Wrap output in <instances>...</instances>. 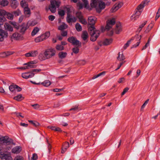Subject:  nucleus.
I'll list each match as a JSON object with an SVG mask.
<instances>
[{
    "instance_id": "bb28decb",
    "label": "nucleus",
    "mask_w": 160,
    "mask_h": 160,
    "mask_svg": "<svg viewBox=\"0 0 160 160\" xmlns=\"http://www.w3.org/2000/svg\"><path fill=\"white\" fill-rule=\"evenodd\" d=\"M67 55V53L62 52H60L58 53V57L61 59L65 58Z\"/></svg>"
},
{
    "instance_id": "6e6d98bb",
    "label": "nucleus",
    "mask_w": 160,
    "mask_h": 160,
    "mask_svg": "<svg viewBox=\"0 0 160 160\" xmlns=\"http://www.w3.org/2000/svg\"><path fill=\"white\" fill-rule=\"evenodd\" d=\"M160 16V7L158 9V11L156 13V15L155 18V20H156Z\"/></svg>"
},
{
    "instance_id": "c85d7f7f",
    "label": "nucleus",
    "mask_w": 160,
    "mask_h": 160,
    "mask_svg": "<svg viewBox=\"0 0 160 160\" xmlns=\"http://www.w3.org/2000/svg\"><path fill=\"white\" fill-rule=\"evenodd\" d=\"M44 39L42 36V35H41L39 36H38L35 38V41L36 42H39L43 41Z\"/></svg>"
},
{
    "instance_id": "6e6552de",
    "label": "nucleus",
    "mask_w": 160,
    "mask_h": 160,
    "mask_svg": "<svg viewBox=\"0 0 160 160\" xmlns=\"http://www.w3.org/2000/svg\"><path fill=\"white\" fill-rule=\"evenodd\" d=\"M115 21L114 18H113L112 19L108 20L107 21V25L105 27L106 29L108 30H109L112 28V26L115 24Z\"/></svg>"
},
{
    "instance_id": "49530a36",
    "label": "nucleus",
    "mask_w": 160,
    "mask_h": 160,
    "mask_svg": "<svg viewBox=\"0 0 160 160\" xmlns=\"http://www.w3.org/2000/svg\"><path fill=\"white\" fill-rule=\"evenodd\" d=\"M119 9L118 8L116 4L114 5L113 7L111 9V12H114L117 11Z\"/></svg>"
},
{
    "instance_id": "774afa93",
    "label": "nucleus",
    "mask_w": 160,
    "mask_h": 160,
    "mask_svg": "<svg viewBox=\"0 0 160 160\" xmlns=\"http://www.w3.org/2000/svg\"><path fill=\"white\" fill-rule=\"evenodd\" d=\"M32 106L34 108V109H38L39 108V104H33L32 105Z\"/></svg>"
},
{
    "instance_id": "aec40b11",
    "label": "nucleus",
    "mask_w": 160,
    "mask_h": 160,
    "mask_svg": "<svg viewBox=\"0 0 160 160\" xmlns=\"http://www.w3.org/2000/svg\"><path fill=\"white\" fill-rule=\"evenodd\" d=\"M21 151V148L20 146H16L12 150V153L18 154Z\"/></svg>"
},
{
    "instance_id": "72a5a7b5",
    "label": "nucleus",
    "mask_w": 160,
    "mask_h": 160,
    "mask_svg": "<svg viewBox=\"0 0 160 160\" xmlns=\"http://www.w3.org/2000/svg\"><path fill=\"white\" fill-rule=\"evenodd\" d=\"M39 29L37 27H35L31 33L32 36H34L36 35L39 31Z\"/></svg>"
},
{
    "instance_id": "f03ea898",
    "label": "nucleus",
    "mask_w": 160,
    "mask_h": 160,
    "mask_svg": "<svg viewBox=\"0 0 160 160\" xmlns=\"http://www.w3.org/2000/svg\"><path fill=\"white\" fill-rule=\"evenodd\" d=\"M56 51L54 48H51L47 49L45 51V55L47 59H49L55 55Z\"/></svg>"
},
{
    "instance_id": "a211bd4d",
    "label": "nucleus",
    "mask_w": 160,
    "mask_h": 160,
    "mask_svg": "<svg viewBox=\"0 0 160 160\" xmlns=\"http://www.w3.org/2000/svg\"><path fill=\"white\" fill-rule=\"evenodd\" d=\"M11 6L13 8L15 9L18 7V3L16 0H10Z\"/></svg>"
},
{
    "instance_id": "412c9836",
    "label": "nucleus",
    "mask_w": 160,
    "mask_h": 160,
    "mask_svg": "<svg viewBox=\"0 0 160 160\" xmlns=\"http://www.w3.org/2000/svg\"><path fill=\"white\" fill-rule=\"evenodd\" d=\"M112 41V38H106L104 40L102 43L104 45H108L111 43Z\"/></svg>"
},
{
    "instance_id": "864d4df0",
    "label": "nucleus",
    "mask_w": 160,
    "mask_h": 160,
    "mask_svg": "<svg viewBox=\"0 0 160 160\" xmlns=\"http://www.w3.org/2000/svg\"><path fill=\"white\" fill-rule=\"evenodd\" d=\"M58 14L60 16L63 17L65 14V12L63 10H60L58 11Z\"/></svg>"
},
{
    "instance_id": "8fccbe9b",
    "label": "nucleus",
    "mask_w": 160,
    "mask_h": 160,
    "mask_svg": "<svg viewBox=\"0 0 160 160\" xmlns=\"http://www.w3.org/2000/svg\"><path fill=\"white\" fill-rule=\"evenodd\" d=\"M77 6L79 7V9H82L83 7H84V4H83L80 1L78 2L77 4Z\"/></svg>"
},
{
    "instance_id": "20e7f679",
    "label": "nucleus",
    "mask_w": 160,
    "mask_h": 160,
    "mask_svg": "<svg viewBox=\"0 0 160 160\" xmlns=\"http://www.w3.org/2000/svg\"><path fill=\"white\" fill-rule=\"evenodd\" d=\"M1 142L2 143L5 145H7L10 144L12 142V139L9 138L7 136L2 137L0 138Z\"/></svg>"
},
{
    "instance_id": "3c124183",
    "label": "nucleus",
    "mask_w": 160,
    "mask_h": 160,
    "mask_svg": "<svg viewBox=\"0 0 160 160\" xmlns=\"http://www.w3.org/2000/svg\"><path fill=\"white\" fill-rule=\"evenodd\" d=\"M105 73H106L105 72H101L99 73V74H98V75L93 76V77L92 78V79H94L98 77H99L100 76H101L102 75H104L105 74Z\"/></svg>"
},
{
    "instance_id": "37998d69",
    "label": "nucleus",
    "mask_w": 160,
    "mask_h": 160,
    "mask_svg": "<svg viewBox=\"0 0 160 160\" xmlns=\"http://www.w3.org/2000/svg\"><path fill=\"white\" fill-rule=\"evenodd\" d=\"M75 28L77 30L78 32L82 30V27L79 23H77L75 25Z\"/></svg>"
},
{
    "instance_id": "9b49d317",
    "label": "nucleus",
    "mask_w": 160,
    "mask_h": 160,
    "mask_svg": "<svg viewBox=\"0 0 160 160\" xmlns=\"http://www.w3.org/2000/svg\"><path fill=\"white\" fill-rule=\"evenodd\" d=\"M12 38L17 40H21L23 39V36L22 34L16 32L13 33L11 37Z\"/></svg>"
},
{
    "instance_id": "13d9d810",
    "label": "nucleus",
    "mask_w": 160,
    "mask_h": 160,
    "mask_svg": "<svg viewBox=\"0 0 160 160\" xmlns=\"http://www.w3.org/2000/svg\"><path fill=\"white\" fill-rule=\"evenodd\" d=\"M72 51L75 54H77L79 51V49L77 47L74 48H72Z\"/></svg>"
},
{
    "instance_id": "1a4fd4ad",
    "label": "nucleus",
    "mask_w": 160,
    "mask_h": 160,
    "mask_svg": "<svg viewBox=\"0 0 160 160\" xmlns=\"http://www.w3.org/2000/svg\"><path fill=\"white\" fill-rule=\"evenodd\" d=\"M0 158L2 160H12V157L9 154H7L3 152H0Z\"/></svg>"
},
{
    "instance_id": "a18cd8bd",
    "label": "nucleus",
    "mask_w": 160,
    "mask_h": 160,
    "mask_svg": "<svg viewBox=\"0 0 160 160\" xmlns=\"http://www.w3.org/2000/svg\"><path fill=\"white\" fill-rule=\"evenodd\" d=\"M13 13L15 16H18L21 14V12L19 9H18L13 12Z\"/></svg>"
},
{
    "instance_id": "39448f33",
    "label": "nucleus",
    "mask_w": 160,
    "mask_h": 160,
    "mask_svg": "<svg viewBox=\"0 0 160 160\" xmlns=\"http://www.w3.org/2000/svg\"><path fill=\"white\" fill-rule=\"evenodd\" d=\"M91 35L90 40L91 41L94 42L95 41L99 36L100 31L99 30H96V31L90 32Z\"/></svg>"
},
{
    "instance_id": "0e129e2a",
    "label": "nucleus",
    "mask_w": 160,
    "mask_h": 160,
    "mask_svg": "<svg viewBox=\"0 0 160 160\" xmlns=\"http://www.w3.org/2000/svg\"><path fill=\"white\" fill-rule=\"evenodd\" d=\"M55 18V16L52 15H50L48 16L49 19L51 21H53L54 20Z\"/></svg>"
},
{
    "instance_id": "a878e982",
    "label": "nucleus",
    "mask_w": 160,
    "mask_h": 160,
    "mask_svg": "<svg viewBox=\"0 0 160 160\" xmlns=\"http://www.w3.org/2000/svg\"><path fill=\"white\" fill-rule=\"evenodd\" d=\"M10 23L15 29L17 30H19L20 25L18 22H15L10 21Z\"/></svg>"
},
{
    "instance_id": "f3484780",
    "label": "nucleus",
    "mask_w": 160,
    "mask_h": 160,
    "mask_svg": "<svg viewBox=\"0 0 160 160\" xmlns=\"http://www.w3.org/2000/svg\"><path fill=\"white\" fill-rule=\"evenodd\" d=\"M24 13L26 17H29L31 15V11L29 8L28 7H26L23 9Z\"/></svg>"
},
{
    "instance_id": "69168bd1",
    "label": "nucleus",
    "mask_w": 160,
    "mask_h": 160,
    "mask_svg": "<svg viewBox=\"0 0 160 160\" xmlns=\"http://www.w3.org/2000/svg\"><path fill=\"white\" fill-rule=\"evenodd\" d=\"M128 90L129 88H125L123 90L122 92V93L121 95H124L128 91Z\"/></svg>"
},
{
    "instance_id": "c756f323",
    "label": "nucleus",
    "mask_w": 160,
    "mask_h": 160,
    "mask_svg": "<svg viewBox=\"0 0 160 160\" xmlns=\"http://www.w3.org/2000/svg\"><path fill=\"white\" fill-rule=\"evenodd\" d=\"M81 37L83 40H86L88 37V33L87 31H83Z\"/></svg>"
},
{
    "instance_id": "680f3d73",
    "label": "nucleus",
    "mask_w": 160,
    "mask_h": 160,
    "mask_svg": "<svg viewBox=\"0 0 160 160\" xmlns=\"http://www.w3.org/2000/svg\"><path fill=\"white\" fill-rule=\"evenodd\" d=\"M38 156L36 154L34 153L32 155V159L33 160H36L38 159Z\"/></svg>"
},
{
    "instance_id": "393cba45",
    "label": "nucleus",
    "mask_w": 160,
    "mask_h": 160,
    "mask_svg": "<svg viewBox=\"0 0 160 160\" xmlns=\"http://www.w3.org/2000/svg\"><path fill=\"white\" fill-rule=\"evenodd\" d=\"M9 2L7 0H0V5L2 7L8 5Z\"/></svg>"
},
{
    "instance_id": "0eeeda50",
    "label": "nucleus",
    "mask_w": 160,
    "mask_h": 160,
    "mask_svg": "<svg viewBox=\"0 0 160 160\" xmlns=\"http://www.w3.org/2000/svg\"><path fill=\"white\" fill-rule=\"evenodd\" d=\"M68 41L73 45H81V43L76 38L73 37H69L68 39Z\"/></svg>"
},
{
    "instance_id": "a19ab883",
    "label": "nucleus",
    "mask_w": 160,
    "mask_h": 160,
    "mask_svg": "<svg viewBox=\"0 0 160 160\" xmlns=\"http://www.w3.org/2000/svg\"><path fill=\"white\" fill-rule=\"evenodd\" d=\"M28 122L35 127H37L39 125V123L35 121L28 120Z\"/></svg>"
},
{
    "instance_id": "473e14b6",
    "label": "nucleus",
    "mask_w": 160,
    "mask_h": 160,
    "mask_svg": "<svg viewBox=\"0 0 160 160\" xmlns=\"http://www.w3.org/2000/svg\"><path fill=\"white\" fill-rule=\"evenodd\" d=\"M68 28V26L65 23H63L59 26L58 27V29L62 31Z\"/></svg>"
},
{
    "instance_id": "58836bf2",
    "label": "nucleus",
    "mask_w": 160,
    "mask_h": 160,
    "mask_svg": "<svg viewBox=\"0 0 160 160\" xmlns=\"http://www.w3.org/2000/svg\"><path fill=\"white\" fill-rule=\"evenodd\" d=\"M134 40L133 38H132L131 39H130V40L128 41L123 46V48L124 49H125L127 48L129 46V45L130 44L131 41L132 40Z\"/></svg>"
},
{
    "instance_id": "c9c22d12",
    "label": "nucleus",
    "mask_w": 160,
    "mask_h": 160,
    "mask_svg": "<svg viewBox=\"0 0 160 160\" xmlns=\"http://www.w3.org/2000/svg\"><path fill=\"white\" fill-rule=\"evenodd\" d=\"M153 23H150L148 26L146 30L145 31V32L146 33H148L150 30L152 29L153 27Z\"/></svg>"
},
{
    "instance_id": "f257e3e1",
    "label": "nucleus",
    "mask_w": 160,
    "mask_h": 160,
    "mask_svg": "<svg viewBox=\"0 0 160 160\" xmlns=\"http://www.w3.org/2000/svg\"><path fill=\"white\" fill-rule=\"evenodd\" d=\"M60 3V2L58 1L51 0L50 1V5L49 6V8L51 12L52 13L55 12L57 8L59 7Z\"/></svg>"
},
{
    "instance_id": "9d476101",
    "label": "nucleus",
    "mask_w": 160,
    "mask_h": 160,
    "mask_svg": "<svg viewBox=\"0 0 160 160\" xmlns=\"http://www.w3.org/2000/svg\"><path fill=\"white\" fill-rule=\"evenodd\" d=\"M8 35L7 32L0 29V42L3 41L4 39L8 37Z\"/></svg>"
},
{
    "instance_id": "423d86ee",
    "label": "nucleus",
    "mask_w": 160,
    "mask_h": 160,
    "mask_svg": "<svg viewBox=\"0 0 160 160\" xmlns=\"http://www.w3.org/2000/svg\"><path fill=\"white\" fill-rule=\"evenodd\" d=\"M28 28L29 26L27 25V24L25 22H23L20 25L19 29V32L22 34L24 35Z\"/></svg>"
},
{
    "instance_id": "5701e85b",
    "label": "nucleus",
    "mask_w": 160,
    "mask_h": 160,
    "mask_svg": "<svg viewBox=\"0 0 160 160\" xmlns=\"http://www.w3.org/2000/svg\"><path fill=\"white\" fill-rule=\"evenodd\" d=\"M38 58L41 61L47 59V57L45 55V52L43 53L42 52L39 54L38 56Z\"/></svg>"
},
{
    "instance_id": "c03bdc74",
    "label": "nucleus",
    "mask_w": 160,
    "mask_h": 160,
    "mask_svg": "<svg viewBox=\"0 0 160 160\" xmlns=\"http://www.w3.org/2000/svg\"><path fill=\"white\" fill-rule=\"evenodd\" d=\"M56 49L58 51H62L64 49V47L61 45H57L56 47Z\"/></svg>"
},
{
    "instance_id": "6ab92c4d",
    "label": "nucleus",
    "mask_w": 160,
    "mask_h": 160,
    "mask_svg": "<svg viewBox=\"0 0 160 160\" xmlns=\"http://www.w3.org/2000/svg\"><path fill=\"white\" fill-rule=\"evenodd\" d=\"M69 147V143L68 142H65L62 146L61 152L62 153H64L66 151V149Z\"/></svg>"
},
{
    "instance_id": "4be33fe9",
    "label": "nucleus",
    "mask_w": 160,
    "mask_h": 160,
    "mask_svg": "<svg viewBox=\"0 0 160 160\" xmlns=\"http://www.w3.org/2000/svg\"><path fill=\"white\" fill-rule=\"evenodd\" d=\"M37 22L34 20H29L26 23L29 27V26H33L37 24Z\"/></svg>"
},
{
    "instance_id": "e433bc0d",
    "label": "nucleus",
    "mask_w": 160,
    "mask_h": 160,
    "mask_svg": "<svg viewBox=\"0 0 160 160\" xmlns=\"http://www.w3.org/2000/svg\"><path fill=\"white\" fill-rule=\"evenodd\" d=\"M119 52L118 54V56L117 57V59L120 61H122L125 59V58L123 54H120Z\"/></svg>"
},
{
    "instance_id": "7ed1b4c3",
    "label": "nucleus",
    "mask_w": 160,
    "mask_h": 160,
    "mask_svg": "<svg viewBox=\"0 0 160 160\" xmlns=\"http://www.w3.org/2000/svg\"><path fill=\"white\" fill-rule=\"evenodd\" d=\"M0 15L2 16L4 18H6L5 16H6V18L9 20H12L13 18V15L12 13L7 12L3 9H1L0 10Z\"/></svg>"
},
{
    "instance_id": "4c0bfd02",
    "label": "nucleus",
    "mask_w": 160,
    "mask_h": 160,
    "mask_svg": "<svg viewBox=\"0 0 160 160\" xmlns=\"http://www.w3.org/2000/svg\"><path fill=\"white\" fill-rule=\"evenodd\" d=\"M98 0H91V5L92 7H96L98 4Z\"/></svg>"
},
{
    "instance_id": "b1692460",
    "label": "nucleus",
    "mask_w": 160,
    "mask_h": 160,
    "mask_svg": "<svg viewBox=\"0 0 160 160\" xmlns=\"http://www.w3.org/2000/svg\"><path fill=\"white\" fill-rule=\"evenodd\" d=\"M4 26L6 29L9 31H12L13 30V28L8 23H5Z\"/></svg>"
},
{
    "instance_id": "e2e57ef3",
    "label": "nucleus",
    "mask_w": 160,
    "mask_h": 160,
    "mask_svg": "<svg viewBox=\"0 0 160 160\" xmlns=\"http://www.w3.org/2000/svg\"><path fill=\"white\" fill-rule=\"evenodd\" d=\"M89 30L90 31V32H92L93 31H96L95 30V28L93 26H92L89 28Z\"/></svg>"
},
{
    "instance_id": "4d7b16f0",
    "label": "nucleus",
    "mask_w": 160,
    "mask_h": 160,
    "mask_svg": "<svg viewBox=\"0 0 160 160\" xmlns=\"http://www.w3.org/2000/svg\"><path fill=\"white\" fill-rule=\"evenodd\" d=\"M149 100V99H148L145 101V102H144V103L143 104V105L141 106V110H142L145 108L146 105L148 103Z\"/></svg>"
},
{
    "instance_id": "de8ad7c7",
    "label": "nucleus",
    "mask_w": 160,
    "mask_h": 160,
    "mask_svg": "<svg viewBox=\"0 0 160 160\" xmlns=\"http://www.w3.org/2000/svg\"><path fill=\"white\" fill-rule=\"evenodd\" d=\"M20 5L23 9L26 7H28V5L24 1H22L20 2Z\"/></svg>"
},
{
    "instance_id": "bf43d9fd",
    "label": "nucleus",
    "mask_w": 160,
    "mask_h": 160,
    "mask_svg": "<svg viewBox=\"0 0 160 160\" xmlns=\"http://www.w3.org/2000/svg\"><path fill=\"white\" fill-rule=\"evenodd\" d=\"M80 21L82 24L86 25L87 23V22L85 19L82 18H80Z\"/></svg>"
},
{
    "instance_id": "052dcab7",
    "label": "nucleus",
    "mask_w": 160,
    "mask_h": 160,
    "mask_svg": "<svg viewBox=\"0 0 160 160\" xmlns=\"http://www.w3.org/2000/svg\"><path fill=\"white\" fill-rule=\"evenodd\" d=\"M73 110L74 111L77 112L79 111V109L78 107L75 106V107L71 108L70 110V111Z\"/></svg>"
},
{
    "instance_id": "2eb2a0df",
    "label": "nucleus",
    "mask_w": 160,
    "mask_h": 160,
    "mask_svg": "<svg viewBox=\"0 0 160 160\" xmlns=\"http://www.w3.org/2000/svg\"><path fill=\"white\" fill-rule=\"evenodd\" d=\"M96 20V17L94 16H90L88 18V23L89 24L92 26H93Z\"/></svg>"
},
{
    "instance_id": "7c9ffc66",
    "label": "nucleus",
    "mask_w": 160,
    "mask_h": 160,
    "mask_svg": "<svg viewBox=\"0 0 160 160\" xmlns=\"http://www.w3.org/2000/svg\"><path fill=\"white\" fill-rule=\"evenodd\" d=\"M99 8L100 10L99 12H100L101 11V10L103 9L105 7V5L104 2L102 1H101L98 4Z\"/></svg>"
},
{
    "instance_id": "2f4dec72",
    "label": "nucleus",
    "mask_w": 160,
    "mask_h": 160,
    "mask_svg": "<svg viewBox=\"0 0 160 160\" xmlns=\"http://www.w3.org/2000/svg\"><path fill=\"white\" fill-rule=\"evenodd\" d=\"M14 99L18 101H20L22 100L23 99V98L22 94H20L15 97Z\"/></svg>"
},
{
    "instance_id": "f8f14e48",
    "label": "nucleus",
    "mask_w": 160,
    "mask_h": 160,
    "mask_svg": "<svg viewBox=\"0 0 160 160\" xmlns=\"http://www.w3.org/2000/svg\"><path fill=\"white\" fill-rule=\"evenodd\" d=\"M34 74H35L33 72H28L22 73V76L23 78L28 79L33 77L34 76Z\"/></svg>"
},
{
    "instance_id": "f704fd0d",
    "label": "nucleus",
    "mask_w": 160,
    "mask_h": 160,
    "mask_svg": "<svg viewBox=\"0 0 160 160\" xmlns=\"http://www.w3.org/2000/svg\"><path fill=\"white\" fill-rule=\"evenodd\" d=\"M41 84L44 86L48 87L51 84V83L50 81L49 80H46L42 82Z\"/></svg>"
},
{
    "instance_id": "603ef678",
    "label": "nucleus",
    "mask_w": 160,
    "mask_h": 160,
    "mask_svg": "<svg viewBox=\"0 0 160 160\" xmlns=\"http://www.w3.org/2000/svg\"><path fill=\"white\" fill-rule=\"evenodd\" d=\"M16 85H10L9 87V90L12 92H14L15 89L16 87L15 86Z\"/></svg>"
},
{
    "instance_id": "4468645a",
    "label": "nucleus",
    "mask_w": 160,
    "mask_h": 160,
    "mask_svg": "<svg viewBox=\"0 0 160 160\" xmlns=\"http://www.w3.org/2000/svg\"><path fill=\"white\" fill-rule=\"evenodd\" d=\"M122 28L121 23L120 22L117 23L116 25L115 32L116 34H118L122 31Z\"/></svg>"
},
{
    "instance_id": "ea45409f",
    "label": "nucleus",
    "mask_w": 160,
    "mask_h": 160,
    "mask_svg": "<svg viewBox=\"0 0 160 160\" xmlns=\"http://www.w3.org/2000/svg\"><path fill=\"white\" fill-rule=\"evenodd\" d=\"M42 35L45 40L50 36V32H47L44 34H42Z\"/></svg>"
},
{
    "instance_id": "09e8293b",
    "label": "nucleus",
    "mask_w": 160,
    "mask_h": 160,
    "mask_svg": "<svg viewBox=\"0 0 160 160\" xmlns=\"http://www.w3.org/2000/svg\"><path fill=\"white\" fill-rule=\"evenodd\" d=\"M31 57H36L38 54V52L37 50L31 51L30 52Z\"/></svg>"
},
{
    "instance_id": "ddd939ff",
    "label": "nucleus",
    "mask_w": 160,
    "mask_h": 160,
    "mask_svg": "<svg viewBox=\"0 0 160 160\" xmlns=\"http://www.w3.org/2000/svg\"><path fill=\"white\" fill-rule=\"evenodd\" d=\"M66 20L67 22L68 23L71 22H74L76 21V19L74 17L72 16L71 15L68 14V16L67 17Z\"/></svg>"
},
{
    "instance_id": "cd10ccee",
    "label": "nucleus",
    "mask_w": 160,
    "mask_h": 160,
    "mask_svg": "<svg viewBox=\"0 0 160 160\" xmlns=\"http://www.w3.org/2000/svg\"><path fill=\"white\" fill-rule=\"evenodd\" d=\"M135 13L134 14H133V16H134V18H135V19H136L138 18V17L141 14L142 11H138L135 9Z\"/></svg>"
},
{
    "instance_id": "5fc2aeb1",
    "label": "nucleus",
    "mask_w": 160,
    "mask_h": 160,
    "mask_svg": "<svg viewBox=\"0 0 160 160\" xmlns=\"http://www.w3.org/2000/svg\"><path fill=\"white\" fill-rule=\"evenodd\" d=\"M144 6L143 4H141L138 6V7H137V8L136 9L138 11H142L141 9L142 8H144Z\"/></svg>"
},
{
    "instance_id": "79ce46f5",
    "label": "nucleus",
    "mask_w": 160,
    "mask_h": 160,
    "mask_svg": "<svg viewBox=\"0 0 160 160\" xmlns=\"http://www.w3.org/2000/svg\"><path fill=\"white\" fill-rule=\"evenodd\" d=\"M147 22V21H145L144 22L142 23L141 25L138 28L137 31L139 32H140V31L141 30L142 28H143L144 26L146 24Z\"/></svg>"
},
{
    "instance_id": "338daca9",
    "label": "nucleus",
    "mask_w": 160,
    "mask_h": 160,
    "mask_svg": "<svg viewBox=\"0 0 160 160\" xmlns=\"http://www.w3.org/2000/svg\"><path fill=\"white\" fill-rule=\"evenodd\" d=\"M67 32L66 31H62L61 33V34L62 36L63 37H65L67 36Z\"/></svg>"
},
{
    "instance_id": "dca6fc26",
    "label": "nucleus",
    "mask_w": 160,
    "mask_h": 160,
    "mask_svg": "<svg viewBox=\"0 0 160 160\" xmlns=\"http://www.w3.org/2000/svg\"><path fill=\"white\" fill-rule=\"evenodd\" d=\"M35 61H32L29 62L27 63H25L23 64V65H27L28 69L35 68L36 67V65H33L35 63Z\"/></svg>"
}]
</instances>
